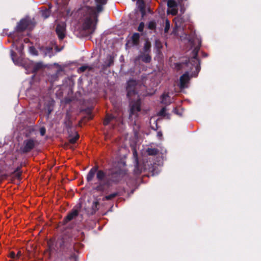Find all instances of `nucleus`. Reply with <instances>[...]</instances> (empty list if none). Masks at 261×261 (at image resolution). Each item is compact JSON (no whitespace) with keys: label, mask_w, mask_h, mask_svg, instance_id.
Here are the masks:
<instances>
[{"label":"nucleus","mask_w":261,"mask_h":261,"mask_svg":"<svg viewBox=\"0 0 261 261\" xmlns=\"http://www.w3.org/2000/svg\"><path fill=\"white\" fill-rule=\"evenodd\" d=\"M45 55L48 56L50 58L52 56V48L50 47L46 48Z\"/></svg>","instance_id":"nucleus-30"},{"label":"nucleus","mask_w":261,"mask_h":261,"mask_svg":"<svg viewBox=\"0 0 261 261\" xmlns=\"http://www.w3.org/2000/svg\"><path fill=\"white\" fill-rule=\"evenodd\" d=\"M113 117L112 116H107L106 118L103 121V124L106 126L108 125L111 120L113 119Z\"/></svg>","instance_id":"nucleus-26"},{"label":"nucleus","mask_w":261,"mask_h":261,"mask_svg":"<svg viewBox=\"0 0 261 261\" xmlns=\"http://www.w3.org/2000/svg\"><path fill=\"white\" fill-rule=\"evenodd\" d=\"M98 202L97 201H93L92 203V208L93 213H95L98 210Z\"/></svg>","instance_id":"nucleus-27"},{"label":"nucleus","mask_w":261,"mask_h":261,"mask_svg":"<svg viewBox=\"0 0 261 261\" xmlns=\"http://www.w3.org/2000/svg\"><path fill=\"white\" fill-rule=\"evenodd\" d=\"M143 167L141 165L139 164L138 160H136V164L135 166L134 172L136 175H139L142 172Z\"/></svg>","instance_id":"nucleus-16"},{"label":"nucleus","mask_w":261,"mask_h":261,"mask_svg":"<svg viewBox=\"0 0 261 261\" xmlns=\"http://www.w3.org/2000/svg\"><path fill=\"white\" fill-rule=\"evenodd\" d=\"M95 2L97 4L96 9L86 7L83 8L79 12L83 14V17L80 20L82 28L88 34L94 32L96 27L97 13L102 10V5L106 3L107 0H95Z\"/></svg>","instance_id":"nucleus-1"},{"label":"nucleus","mask_w":261,"mask_h":261,"mask_svg":"<svg viewBox=\"0 0 261 261\" xmlns=\"http://www.w3.org/2000/svg\"><path fill=\"white\" fill-rule=\"evenodd\" d=\"M151 43L149 41H146L141 53H151Z\"/></svg>","instance_id":"nucleus-18"},{"label":"nucleus","mask_w":261,"mask_h":261,"mask_svg":"<svg viewBox=\"0 0 261 261\" xmlns=\"http://www.w3.org/2000/svg\"><path fill=\"white\" fill-rule=\"evenodd\" d=\"M178 3H181L184 0H177Z\"/></svg>","instance_id":"nucleus-45"},{"label":"nucleus","mask_w":261,"mask_h":261,"mask_svg":"<svg viewBox=\"0 0 261 261\" xmlns=\"http://www.w3.org/2000/svg\"><path fill=\"white\" fill-rule=\"evenodd\" d=\"M147 28L149 30H155L156 28V23L154 20H151L147 24Z\"/></svg>","instance_id":"nucleus-20"},{"label":"nucleus","mask_w":261,"mask_h":261,"mask_svg":"<svg viewBox=\"0 0 261 261\" xmlns=\"http://www.w3.org/2000/svg\"><path fill=\"white\" fill-rule=\"evenodd\" d=\"M197 45L194 47L192 52V57L186 60L185 62L175 64V68L177 70L187 67L190 71H192L194 68L195 70L192 73V74L195 77L197 76L201 69L200 60L197 57L201 45V41L197 40Z\"/></svg>","instance_id":"nucleus-3"},{"label":"nucleus","mask_w":261,"mask_h":261,"mask_svg":"<svg viewBox=\"0 0 261 261\" xmlns=\"http://www.w3.org/2000/svg\"><path fill=\"white\" fill-rule=\"evenodd\" d=\"M173 111V112H174L175 114H177V115H178V114H179V113H178V110H177V109L176 108L174 109Z\"/></svg>","instance_id":"nucleus-41"},{"label":"nucleus","mask_w":261,"mask_h":261,"mask_svg":"<svg viewBox=\"0 0 261 261\" xmlns=\"http://www.w3.org/2000/svg\"><path fill=\"white\" fill-rule=\"evenodd\" d=\"M29 52L33 55H37V51L35 48L33 46H31L29 47Z\"/></svg>","instance_id":"nucleus-29"},{"label":"nucleus","mask_w":261,"mask_h":261,"mask_svg":"<svg viewBox=\"0 0 261 261\" xmlns=\"http://www.w3.org/2000/svg\"><path fill=\"white\" fill-rule=\"evenodd\" d=\"M144 28V23L143 22H141L138 27V31L139 32H142L143 31Z\"/></svg>","instance_id":"nucleus-31"},{"label":"nucleus","mask_w":261,"mask_h":261,"mask_svg":"<svg viewBox=\"0 0 261 261\" xmlns=\"http://www.w3.org/2000/svg\"><path fill=\"white\" fill-rule=\"evenodd\" d=\"M110 138V134L109 133H107L106 135V139H108Z\"/></svg>","instance_id":"nucleus-43"},{"label":"nucleus","mask_w":261,"mask_h":261,"mask_svg":"<svg viewBox=\"0 0 261 261\" xmlns=\"http://www.w3.org/2000/svg\"><path fill=\"white\" fill-rule=\"evenodd\" d=\"M15 53L12 50H11V56L13 63L17 65L23 66L26 70L27 73L35 72L43 67L42 62H34L27 59L19 58L14 59Z\"/></svg>","instance_id":"nucleus-4"},{"label":"nucleus","mask_w":261,"mask_h":261,"mask_svg":"<svg viewBox=\"0 0 261 261\" xmlns=\"http://www.w3.org/2000/svg\"><path fill=\"white\" fill-rule=\"evenodd\" d=\"M126 165L124 160L115 162V183L117 181H125L128 178Z\"/></svg>","instance_id":"nucleus-5"},{"label":"nucleus","mask_w":261,"mask_h":261,"mask_svg":"<svg viewBox=\"0 0 261 261\" xmlns=\"http://www.w3.org/2000/svg\"><path fill=\"white\" fill-rule=\"evenodd\" d=\"M203 56L204 57H206L207 56V55L205 53L203 54Z\"/></svg>","instance_id":"nucleus-46"},{"label":"nucleus","mask_w":261,"mask_h":261,"mask_svg":"<svg viewBox=\"0 0 261 261\" xmlns=\"http://www.w3.org/2000/svg\"><path fill=\"white\" fill-rule=\"evenodd\" d=\"M167 6L169 8H174L177 6L176 2L175 0H168Z\"/></svg>","instance_id":"nucleus-22"},{"label":"nucleus","mask_w":261,"mask_h":261,"mask_svg":"<svg viewBox=\"0 0 261 261\" xmlns=\"http://www.w3.org/2000/svg\"><path fill=\"white\" fill-rule=\"evenodd\" d=\"M79 138V135H77V134L75 132L74 133V135L73 137H71L69 138V142L72 143V144H73L74 143H75V142L76 141V140H77V139Z\"/></svg>","instance_id":"nucleus-25"},{"label":"nucleus","mask_w":261,"mask_h":261,"mask_svg":"<svg viewBox=\"0 0 261 261\" xmlns=\"http://www.w3.org/2000/svg\"><path fill=\"white\" fill-rule=\"evenodd\" d=\"M113 197H114V193H112L109 195L106 196L104 197V199L106 200H109L111 199Z\"/></svg>","instance_id":"nucleus-34"},{"label":"nucleus","mask_w":261,"mask_h":261,"mask_svg":"<svg viewBox=\"0 0 261 261\" xmlns=\"http://www.w3.org/2000/svg\"><path fill=\"white\" fill-rule=\"evenodd\" d=\"M114 56L112 54L108 56L104 62V66L105 67H109L113 64Z\"/></svg>","instance_id":"nucleus-17"},{"label":"nucleus","mask_w":261,"mask_h":261,"mask_svg":"<svg viewBox=\"0 0 261 261\" xmlns=\"http://www.w3.org/2000/svg\"><path fill=\"white\" fill-rule=\"evenodd\" d=\"M166 109L165 107L163 108L159 112V115L161 116H166Z\"/></svg>","instance_id":"nucleus-33"},{"label":"nucleus","mask_w":261,"mask_h":261,"mask_svg":"<svg viewBox=\"0 0 261 261\" xmlns=\"http://www.w3.org/2000/svg\"><path fill=\"white\" fill-rule=\"evenodd\" d=\"M9 256L12 259H16V254L14 252H11Z\"/></svg>","instance_id":"nucleus-38"},{"label":"nucleus","mask_w":261,"mask_h":261,"mask_svg":"<svg viewBox=\"0 0 261 261\" xmlns=\"http://www.w3.org/2000/svg\"><path fill=\"white\" fill-rule=\"evenodd\" d=\"M48 245H49V248L50 249V251H51V247L50 244L49 242L48 243Z\"/></svg>","instance_id":"nucleus-44"},{"label":"nucleus","mask_w":261,"mask_h":261,"mask_svg":"<svg viewBox=\"0 0 261 261\" xmlns=\"http://www.w3.org/2000/svg\"><path fill=\"white\" fill-rule=\"evenodd\" d=\"M190 80V77L188 71H186L180 76L179 79V88L183 89L188 87V84Z\"/></svg>","instance_id":"nucleus-9"},{"label":"nucleus","mask_w":261,"mask_h":261,"mask_svg":"<svg viewBox=\"0 0 261 261\" xmlns=\"http://www.w3.org/2000/svg\"><path fill=\"white\" fill-rule=\"evenodd\" d=\"M170 21L168 19H166L165 21V26L164 28L165 33H167L168 32L170 29Z\"/></svg>","instance_id":"nucleus-28"},{"label":"nucleus","mask_w":261,"mask_h":261,"mask_svg":"<svg viewBox=\"0 0 261 261\" xmlns=\"http://www.w3.org/2000/svg\"><path fill=\"white\" fill-rule=\"evenodd\" d=\"M136 81L135 80H129L127 82L126 87L127 96L129 98L138 94L136 89Z\"/></svg>","instance_id":"nucleus-6"},{"label":"nucleus","mask_w":261,"mask_h":261,"mask_svg":"<svg viewBox=\"0 0 261 261\" xmlns=\"http://www.w3.org/2000/svg\"><path fill=\"white\" fill-rule=\"evenodd\" d=\"M21 253L20 251H18L17 253V254H16V259H18L21 256Z\"/></svg>","instance_id":"nucleus-39"},{"label":"nucleus","mask_w":261,"mask_h":261,"mask_svg":"<svg viewBox=\"0 0 261 261\" xmlns=\"http://www.w3.org/2000/svg\"><path fill=\"white\" fill-rule=\"evenodd\" d=\"M140 35L138 33H135L131 37L133 45L137 46L139 44Z\"/></svg>","instance_id":"nucleus-14"},{"label":"nucleus","mask_w":261,"mask_h":261,"mask_svg":"<svg viewBox=\"0 0 261 261\" xmlns=\"http://www.w3.org/2000/svg\"><path fill=\"white\" fill-rule=\"evenodd\" d=\"M37 141L33 139H28L24 141L22 150L23 152L30 151L35 146Z\"/></svg>","instance_id":"nucleus-7"},{"label":"nucleus","mask_w":261,"mask_h":261,"mask_svg":"<svg viewBox=\"0 0 261 261\" xmlns=\"http://www.w3.org/2000/svg\"><path fill=\"white\" fill-rule=\"evenodd\" d=\"M169 97V95L168 94H163L162 95V101L161 102L165 105H169L170 104V101H167V98Z\"/></svg>","instance_id":"nucleus-23"},{"label":"nucleus","mask_w":261,"mask_h":261,"mask_svg":"<svg viewBox=\"0 0 261 261\" xmlns=\"http://www.w3.org/2000/svg\"><path fill=\"white\" fill-rule=\"evenodd\" d=\"M50 15V11L48 9H45L41 11V16L44 18H47Z\"/></svg>","instance_id":"nucleus-24"},{"label":"nucleus","mask_w":261,"mask_h":261,"mask_svg":"<svg viewBox=\"0 0 261 261\" xmlns=\"http://www.w3.org/2000/svg\"><path fill=\"white\" fill-rule=\"evenodd\" d=\"M140 100H138L131 105L129 112V116L137 115V113L141 111Z\"/></svg>","instance_id":"nucleus-10"},{"label":"nucleus","mask_w":261,"mask_h":261,"mask_svg":"<svg viewBox=\"0 0 261 261\" xmlns=\"http://www.w3.org/2000/svg\"><path fill=\"white\" fill-rule=\"evenodd\" d=\"M177 13V11L175 9H173L172 10V12H171V14L173 15H175Z\"/></svg>","instance_id":"nucleus-40"},{"label":"nucleus","mask_w":261,"mask_h":261,"mask_svg":"<svg viewBox=\"0 0 261 261\" xmlns=\"http://www.w3.org/2000/svg\"><path fill=\"white\" fill-rule=\"evenodd\" d=\"M13 46V47H15L16 49L18 51L20 55L22 54V51L23 49V45L21 43H19L17 39H14Z\"/></svg>","instance_id":"nucleus-13"},{"label":"nucleus","mask_w":261,"mask_h":261,"mask_svg":"<svg viewBox=\"0 0 261 261\" xmlns=\"http://www.w3.org/2000/svg\"><path fill=\"white\" fill-rule=\"evenodd\" d=\"M56 33L58 38L60 40H62L65 36L66 32V24L64 22H61L58 23L56 28Z\"/></svg>","instance_id":"nucleus-8"},{"label":"nucleus","mask_w":261,"mask_h":261,"mask_svg":"<svg viewBox=\"0 0 261 261\" xmlns=\"http://www.w3.org/2000/svg\"><path fill=\"white\" fill-rule=\"evenodd\" d=\"M137 59L140 60L145 63H149L151 61V57L150 54L140 53Z\"/></svg>","instance_id":"nucleus-11"},{"label":"nucleus","mask_w":261,"mask_h":261,"mask_svg":"<svg viewBox=\"0 0 261 261\" xmlns=\"http://www.w3.org/2000/svg\"><path fill=\"white\" fill-rule=\"evenodd\" d=\"M45 132H46V130H45V128L44 127L40 128V135L42 136H44L45 135Z\"/></svg>","instance_id":"nucleus-36"},{"label":"nucleus","mask_w":261,"mask_h":261,"mask_svg":"<svg viewBox=\"0 0 261 261\" xmlns=\"http://www.w3.org/2000/svg\"><path fill=\"white\" fill-rule=\"evenodd\" d=\"M175 20V25L176 28L181 27L182 24L184 22V18L181 16H178L174 19Z\"/></svg>","instance_id":"nucleus-19"},{"label":"nucleus","mask_w":261,"mask_h":261,"mask_svg":"<svg viewBox=\"0 0 261 261\" xmlns=\"http://www.w3.org/2000/svg\"><path fill=\"white\" fill-rule=\"evenodd\" d=\"M96 174L98 182L93 189L99 192H107L112 188L114 182V172L113 170L103 172L97 170L96 168L93 167L89 171L86 179L88 182L91 181Z\"/></svg>","instance_id":"nucleus-2"},{"label":"nucleus","mask_w":261,"mask_h":261,"mask_svg":"<svg viewBox=\"0 0 261 261\" xmlns=\"http://www.w3.org/2000/svg\"><path fill=\"white\" fill-rule=\"evenodd\" d=\"M125 193V191H124V189L123 188L119 192H116L115 191V197L117 196H120V195H123V194Z\"/></svg>","instance_id":"nucleus-35"},{"label":"nucleus","mask_w":261,"mask_h":261,"mask_svg":"<svg viewBox=\"0 0 261 261\" xmlns=\"http://www.w3.org/2000/svg\"><path fill=\"white\" fill-rule=\"evenodd\" d=\"M78 215V211L76 210L70 212L65 219V221L67 222L75 218Z\"/></svg>","instance_id":"nucleus-15"},{"label":"nucleus","mask_w":261,"mask_h":261,"mask_svg":"<svg viewBox=\"0 0 261 261\" xmlns=\"http://www.w3.org/2000/svg\"><path fill=\"white\" fill-rule=\"evenodd\" d=\"M159 150L156 148H148L147 152L149 155H155L158 154Z\"/></svg>","instance_id":"nucleus-21"},{"label":"nucleus","mask_w":261,"mask_h":261,"mask_svg":"<svg viewBox=\"0 0 261 261\" xmlns=\"http://www.w3.org/2000/svg\"><path fill=\"white\" fill-rule=\"evenodd\" d=\"M30 23V21L26 19H22L17 24L16 30L18 32H22L26 29Z\"/></svg>","instance_id":"nucleus-12"},{"label":"nucleus","mask_w":261,"mask_h":261,"mask_svg":"<svg viewBox=\"0 0 261 261\" xmlns=\"http://www.w3.org/2000/svg\"><path fill=\"white\" fill-rule=\"evenodd\" d=\"M88 67L87 66H82L79 68V70L81 72H84L86 71Z\"/></svg>","instance_id":"nucleus-37"},{"label":"nucleus","mask_w":261,"mask_h":261,"mask_svg":"<svg viewBox=\"0 0 261 261\" xmlns=\"http://www.w3.org/2000/svg\"><path fill=\"white\" fill-rule=\"evenodd\" d=\"M157 135L158 137H160L162 136V133L161 132H158Z\"/></svg>","instance_id":"nucleus-42"},{"label":"nucleus","mask_w":261,"mask_h":261,"mask_svg":"<svg viewBox=\"0 0 261 261\" xmlns=\"http://www.w3.org/2000/svg\"><path fill=\"white\" fill-rule=\"evenodd\" d=\"M155 47L158 49H160L162 47V44L161 42L159 40H155Z\"/></svg>","instance_id":"nucleus-32"}]
</instances>
